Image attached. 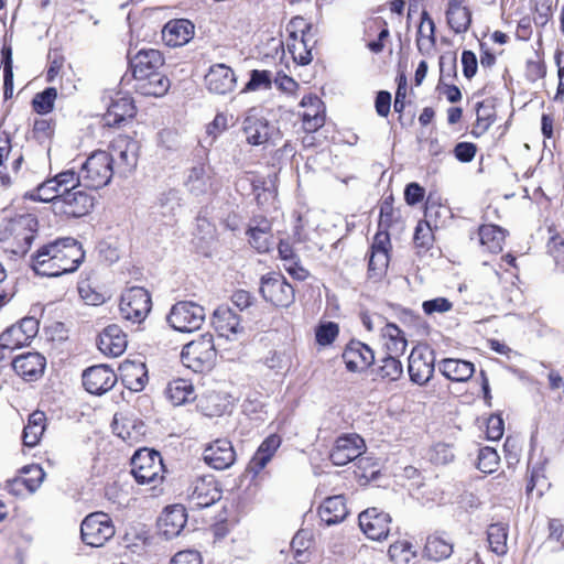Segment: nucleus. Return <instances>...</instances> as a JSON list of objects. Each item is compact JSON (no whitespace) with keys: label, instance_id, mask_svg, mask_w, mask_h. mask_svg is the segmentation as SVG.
Here are the masks:
<instances>
[{"label":"nucleus","instance_id":"nucleus-1","mask_svg":"<svg viewBox=\"0 0 564 564\" xmlns=\"http://www.w3.org/2000/svg\"><path fill=\"white\" fill-rule=\"evenodd\" d=\"M84 258L76 239L63 238L41 247L32 257V269L39 275L59 276L77 270Z\"/></svg>","mask_w":564,"mask_h":564},{"label":"nucleus","instance_id":"nucleus-2","mask_svg":"<svg viewBox=\"0 0 564 564\" xmlns=\"http://www.w3.org/2000/svg\"><path fill=\"white\" fill-rule=\"evenodd\" d=\"M217 358L214 336L209 333L200 335L186 344L181 352V359L185 367L195 372H203L214 367Z\"/></svg>","mask_w":564,"mask_h":564},{"label":"nucleus","instance_id":"nucleus-3","mask_svg":"<svg viewBox=\"0 0 564 564\" xmlns=\"http://www.w3.org/2000/svg\"><path fill=\"white\" fill-rule=\"evenodd\" d=\"M113 158L106 151H96L80 169V180L86 188L98 189L109 184L113 175Z\"/></svg>","mask_w":564,"mask_h":564},{"label":"nucleus","instance_id":"nucleus-4","mask_svg":"<svg viewBox=\"0 0 564 564\" xmlns=\"http://www.w3.org/2000/svg\"><path fill=\"white\" fill-rule=\"evenodd\" d=\"M131 474L141 485H153L163 480L164 465L159 452L153 449H139L131 458Z\"/></svg>","mask_w":564,"mask_h":564},{"label":"nucleus","instance_id":"nucleus-5","mask_svg":"<svg viewBox=\"0 0 564 564\" xmlns=\"http://www.w3.org/2000/svg\"><path fill=\"white\" fill-rule=\"evenodd\" d=\"M241 131L247 143L252 147L275 144L279 139V130L256 109L248 110L243 117Z\"/></svg>","mask_w":564,"mask_h":564},{"label":"nucleus","instance_id":"nucleus-6","mask_svg":"<svg viewBox=\"0 0 564 564\" xmlns=\"http://www.w3.org/2000/svg\"><path fill=\"white\" fill-rule=\"evenodd\" d=\"M205 308L191 301L174 304L167 315V323L181 333H192L200 328L205 322Z\"/></svg>","mask_w":564,"mask_h":564},{"label":"nucleus","instance_id":"nucleus-7","mask_svg":"<svg viewBox=\"0 0 564 564\" xmlns=\"http://www.w3.org/2000/svg\"><path fill=\"white\" fill-rule=\"evenodd\" d=\"M115 535L110 517L104 512L88 514L80 524V536L85 544L93 547L102 546Z\"/></svg>","mask_w":564,"mask_h":564},{"label":"nucleus","instance_id":"nucleus-8","mask_svg":"<svg viewBox=\"0 0 564 564\" xmlns=\"http://www.w3.org/2000/svg\"><path fill=\"white\" fill-rule=\"evenodd\" d=\"M260 294L276 307H289L295 300L293 286L280 273H268L261 278Z\"/></svg>","mask_w":564,"mask_h":564},{"label":"nucleus","instance_id":"nucleus-9","mask_svg":"<svg viewBox=\"0 0 564 564\" xmlns=\"http://www.w3.org/2000/svg\"><path fill=\"white\" fill-rule=\"evenodd\" d=\"M151 304V296L144 288L132 286L121 295V317L132 323H141L150 313Z\"/></svg>","mask_w":564,"mask_h":564},{"label":"nucleus","instance_id":"nucleus-10","mask_svg":"<svg viewBox=\"0 0 564 564\" xmlns=\"http://www.w3.org/2000/svg\"><path fill=\"white\" fill-rule=\"evenodd\" d=\"M366 449L365 441L358 434H345L339 436L330 451L329 459L336 466H344L357 460L360 467L366 458L361 457Z\"/></svg>","mask_w":564,"mask_h":564},{"label":"nucleus","instance_id":"nucleus-11","mask_svg":"<svg viewBox=\"0 0 564 564\" xmlns=\"http://www.w3.org/2000/svg\"><path fill=\"white\" fill-rule=\"evenodd\" d=\"M220 497L221 489L213 475L196 477L187 488V500L193 508H207Z\"/></svg>","mask_w":564,"mask_h":564},{"label":"nucleus","instance_id":"nucleus-12","mask_svg":"<svg viewBox=\"0 0 564 564\" xmlns=\"http://www.w3.org/2000/svg\"><path fill=\"white\" fill-rule=\"evenodd\" d=\"M140 151L139 142L129 135H118L111 143L113 165L119 174L131 173L138 163Z\"/></svg>","mask_w":564,"mask_h":564},{"label":"nucleus","instance_id":"nucleus-13","mask_svg":"<svg viewBox=\"0 0 564 564\" xmlns=\"http://www.w3.org/2000/svg\"><path fill=\"white\" fill-rule=\"evenodd\" d=\"M94 207V198L83 189L66 192L53 203V212L56 215L79 218L87 215Z\"/></svg>","mask_w":564,"mask_h":564},{"label":"nucleus","instance_id":"nucleus-14","mask_svg":"<svg viewBox=\"0 0 564 564\" xmlns=\"http://www.w3.org/2000/svg\"><path fill=\"white\" fill-rule=\"evenodd\" d=\"M39 332V322L34 317H24L19 323L8 327L0 335V345L3 348L17 349L29 345Z\"/></svg>","mask_w":564,"mask_h":564},{"label":"nucleus","instance_id":"nucleus-15","mask_svg":"<svg viewBox=\"0 0 564 564\" xmlns=\"http://www.w3.org/2000/svg\"><path fill=\"white\" fill-rule=\"evenodd\" d=\"M359 527L367 538L380 541L390 532L391 517L378 508H368L359 517Z\"/></svg>","mask_w":564,"mask_h":564},{"label":"nucleus","instance_id":"nucleus-16","mask_svg":"<svg viewBox=\"0 0 564 564\" xmlns=\"http://www.w3.org/2000/svg\"><path fill=\"white\" fill-rule=\"evenodd\" d=\"M434 355L426 347H414L409 357L408 371L412 382L425 384L434 372Z\"/></svg>","mask_w":564,"mask_h":564},{"label":"nucleus","instance_id":"nucleus-17","mask_svg":"<svg viewBox=\"0 0 564 564\" xmlns=\"http://www.w3.org/2000/svg\"><path fill=\"white\" fill-rule=\"evenodd\" d=\"M205 85L209 93L227 95L235 90L237 78L235 72L225 64H215L205 75Z\"/></svg>","mask_w":564,"mask_h":564},{"label":"nucleus","instance_id":"nucleus-18","mask_svg":"<svg viewBox=\"0 0 564 564\" xmlns=\"http://www.w3.org/2000/svg\"><path fill=\"white\" fill-rule=\"evenodd\" d=\"M116 382V373L105 365L90 367L83 373V384L91 394H102L109 391Z\"/></svg>","mask_w":564,"mask_h":564},{"label":"nucleus","instance_id":"nucleus-19","mask_svg":"<svg viewBox=\"0 0 564 564\" xmlns=\"http://www.w3.org/2000/svg\"><path fill=\"white\" fill-rule=\"evenodd\" d=\"M215 178L213 169L205 163H198L187 170L184 186L195 195H206L214 189Z\"/></svg>","mask_w":564,"mask_h":564},{"label":"nucleus","instance_id":"nucleus-20","mask_svg":"<svg viewBox=\"0 0 564 564\" xmlns=\"http://www.w3.org/2000/svg\"><path fill=\"white\" fill-rule=\"evenodd\" d=\"M164 59L158 50H140L130 58L132 74L135 80L144 79L160 72Z\"/></svg>","mask_w":564,"mask_h":564},{"label":"nucleus","instance_id":"nucleus-21","mask_svg":"<svg viewBox=\"0 0 564 564\" xmlns=\"http://www.w3.org/2000/svg\"><path fill=\"white\" fill-rule=\"evenodd\" d=\"M204 460L210 467L218 470L229 468L236 460V453L231 442L226 438H219L210 443L204 451Z\"/></svg>","mask_w":564,"mask_h":564},{"label":"nucleus","instance_id":"nucleus-22","mask_svg":"<svg viewBox=\"0 0 564 564\" xmlns=\"http://www.w3.org/2000/svg\"><path fill=\"white\" fill-rule=\"evenodd\" d=\"M187 522L185 507L173 505L166 507L159 518L158 527L162 535L167 540L177 536Z\"/></svg>","mask_w":564,"mask_h":564},{"label":"nucleus","instance_id":"nucleus-23","mask_svg":"<svg viewBox=\"0 0 564 564\" xmlns=\"http://www.w3.org/2000/svg\"><path fill=\"white\" fill-rule=\"evenodd\" d=\"M343 359L349 371L367 369L375 361L373 350L359 340H351L344 350Z\"/></svg>","mask_w":564,"mask_h":564},{"label":"nucleus","instance_id":"nucleus-24","mask_svg":"<svg viewBox=\"0 0 564 564\" xmlns=\"http://www.w3.org/2000/svg\"><path fill=\"white\" fill-rule=\"evenodd\" d=\"M303 129L315 132L325 123V108L323 101L313 95L304 96L301 100Z\"/></svg>","mask_w":564,"mask_h":564},{"label":"nucleus","instance_id":"nucleus-25","mask_svg":"<svg viewBox=\"0 0 564 564\" xmlns=\"http://www.w3.org/2000/svg\"><path fill=\"white\" fill-rule=\"evenodd\" d=\"M281 437L278 434H271L263 440L257 452L247 466V473L257 477L272 459L278 448L281 446Z\"/></svg>","mask_w":564,"mask_h":564},{"label":"nucleus","instance_id":"nucleus-26","mask_svg":"<svg viewBox=\"0 0 564 564\" xmlns=\"http://www.w3.org/2000/svg\"><path fill=\"white\" fill-rule=\"evenodd\" d=\"M127 335L116 324L107 326L98 338L99 350L111 357L122 355L127 348Z\"/></svg>","mask_w":564,"mask_h":564},{"label":"nucleus","instance_id":"nucleus-27","mask_svg":"<svg viewBox=\"0 0 564 564\" xmlns=\"http://www.w3.org/2000/svg\"><path fill=\"white\" fill-rule=\"evenodd\" d=\"M321 521L327 527L343 522L348 516L346 499L343 495L327 497L317 510Z\"/></svg>","mask_w":564,"mask_h":564},{"label":"nucleus","instance_id":"nucleus-28","mask_svg":"<svg viewBox=\"0 0 564 564\" xmlns=\"http://www.w3.org/2000/svg\"><path fill=\"white\" fill-rule=\"evenodd\" d=\"M194 35V24L186 19L169 21L162 30V39L171 47L186 44Z\"/></svg>","mask_w":564,"mask_h":564},{"label":"nucleus","instance_id":"nucleus-29","mask_svg":"<svg viewBox=\"0 0 564 564\" xmlns=\"http://www.w3.org/2000/svg\"><path fill=\"white\" fill-rule=\"evenodd\" d=\"M213 324L220 336L231 338L243 333L240 316L228 306H219L213 315Z\"/></svg>","mask_w":564,"mask_h":564},{"label":"nucleus","instance_id":"nucleus-30","mask_svg":"<svg viewBox=\"0 0 564 564\" xmlns=\"http://www.w3.org/2000/svg\"><path fill=\"white\" fill-rule=\"evenodd\" d=\"M45 358L39 352H28L13 359L15 372L30 380L41 376L45 368Z\"/></svg>","mask_w":564,"mask_h":564},{"label":"nucleus","instance_id":"nucleus-31","mask_svg":"<svg viewBox=\"0 0 564 564\" xmlns=\"http://www.w3.org/2000/svg\"><path fill=\"white\" fill-rule=\"evenodd\" d=\"M135 113V107L130 97H117L108 106L104 116L105 124L109 127L119 126L128 118H132Z\"/></svg>","mask_w":564,"mask_h":564},{"label":"nucleus","instance_id":"nucleus-32","mask_svg":"<svg viewBox=\"0 0 564 564\" xmlns=\"http://www.w3.org/2000/svg\"><path fill=\"white\" fill-rule=\"evenodd\" d=\"M112 430L120 438L129 444L139 443L145 434V425L142 421L132 417L115 416Z\"/></svg>","mask_w":564,"mask_h":564},{"label":"nucleus","instance_id":"nucleus-33","mask_svg":"<svg viewBox=\"0 0 564 564\" xmlns=\"http://www.w3.org/2000/svg\"><path fill=\"white\" fill-rule=\"evenodd\" d=\"M440 370L447 379L464 382L471 378L475 368L467 360L447 358L441 362Z\"/></svg>","mask_w":564,"mask_h":564},{"label":"nucleus","instance_id":"nucleus-34","mask_svg":"<svg viewBox=\"0 0 564 564\" xmlns=\"http://www.w3.org/2000/svg\"><path fill=\"white\" fill-rule=\"evenodd\" d=\"M384 347L390 355L401 356L406 349L408 340L405 334L395 324L388 323L381 329Z\"/></svg>","mask_w":564,"mask_h":564},{"label":"nucleus","instance_id":"nucleus-35","mask_svg":"<svg viewBox=\"0 0 564 564\" xmlns=\"http://www.w3.org/2000/svg\"><path fill=\"white\" fill-rule=\"evenodd\" d=\"M122 379L130 390L140 391L148 381V371L142 362L127 361L121 366Z\"/></svg>","mask_w":564,"mask_h":564},{"label":"nucleus","instance_id":"nucleus-36","mask_svg":"<svg viewBox=\"0 0 564 564\" xmlns=\"http://www.w3.org/2000/svg\"><path fill=\"white\" fill-rule=\"evenodd\" d=\"M286 48L294 62L300 65H307L313 58L305 31H302L301 36L296 32H291L286 40Z\"/></svg>","mask_w":564,"mask_h":564},{"label":"nucleus","instance_id":"nucleus-37","mask_svg":"<svg viewBox=\"0 0 564 564\" xmlns=\"http://www.w3.org/2000/svg\"><path fill=\"white\" fill-rule=\"evenodd\" d=\"M165 394L172 404L176 406L193 401L196 398L193 384L186 379L171 381L166 387Z\"/></svg>","mask_w":564,"mask_h":564},{"label":"nucleus","instance_id":"nucleus-38","mask_svg":"<svg viewBox=\"0 0 564 564\" xmlns=\"http://www.w3.org/2000/svg\"><path fill=\"white\" fill-rule=\"evenodd\" d=\"M479 242L491 253H498L502 250L506 238V231L496 225H482L478 230Z\"/></svg>","mask_w":564,"mask_h":564},{"label":"nucleus","instance_id":"nucleus-39","mask_svg":"<svg viewBox=\"0 0 564 564\" xmlns=\"http://www.w3.org/2000/svg\"><path fill=\"white\" fill-rule=\"evenodd\" d=\"M135 82V89L143 96L161 97L170 88L169 78L160 72Z\"/></svg>","mask_w":564,"mask_h":564},{"label":"nucleus","instance_id":"nucleus-40","mask_svg":"<svg viewBox=\"0 0 564 564\" xmlns=\"http://www.w3.org/2000/svg\"><path fill=\"white\" fill-rule=\"evenodd\" d=\"M447 22L451 29L457 33H465L471 22V13L466 7H462L460 2H449L447 9Z\"/></svg>","mask_w":564,"mask_h":564},{"label":"nucleus","instance_id":"nucleus-41","mask_svg":"<svg viewBox=\"0 0 564 564\" xmlns=\"http://www.w3.org/2000/svg\"><path fill=\"white\" fill-rule=\"evenodd\" d=\"M45 413L35 411L30 414L28 424L23 430V443L25 446H35L45 431Z\"/></svg>","mask_w":564,"mask_h":564},{"label":"nucleus","instance_id":"nucleus-42","mask_svg":"<svg viewBox=\"0 0 564 564\" xmlns=\"http://www.w3.org/2000/svg\"><path fill=\"white\" fill-rule=\"evenodd\" d=\"M508 524L502 522L492 523L487 529L489 549L498 556H502L508 552Z\"/></svg>","mask_w":564,"mask_h":564},{"label":"nucleus","instance_id":"nucleus-43","mask_svg":"<svg viewBox=\"0 0 564 564\" xmlns=\"http://www.w3.org/2000/svg\"><path fill=\"white\" fill-rule=\"evenodd\" d=\"M198 408L205 416L214 417L226 411L227 402L219 393L212 392L199 399Z\"/></svg>","mask_w":564,"mask_h":564},{"label":"nucleus","instance_id":"nucleus-44","mask_svg":"<svg viewBox=\"0 0 564 564\" xmlns=\"http://www.w3.org/2000/svg\"><path fill=\"white\" fill-rule=\"evenodd\" d=\"M424 552L430 560H445L452 555L453 544L440 536H429L426 540Z\"/></svg>","mask_w":564,"mask_h":564},{"label":"nucleus","instance_id":"nucleus-45","mask_svg":"<svg viewBox=\"0 0 564 564\" xmlns=\"http://www.w3.org/2000/svg\"><path fill=\"white\" fill-rule=\"evenodd\" d=\"M62 192L58 188V183L54 178H48L41 183L34 191L30 193V198L44 203H51L53 206L54 200L61 198Z\"/></svg>","mask_w":564,"mask_h":564},{"label":"nucleus","instance_id":"nucleus-46","mask_svg":"<svg viewBox=\"0 0 564 564\" xmlns=\"http://www.w3.org/2000/svg\"><path fill=\"white\" fill-rule=\"evenodd\" d=\"M399 356L388 354L381 360V365L377 369V376L389 381L398 380L403 373L402 364L398 359Z\"/></svg>","mask_w":564,"mask_h":564},{"label":"nucleus","instance_id":"nucleus-47","mask_svg":"<svg viewBox=\"0 0 564 564\" xmlns=\"http://www.w3.org/2000/svg\"><path fill=\"white\" fill-rule=\"evenodd\" d=\"M495 120L496 115L494 108L490 105L478 104L477 119L473 128V134L476 137L482 135L492 126Z\"/></svg>","mask_w":564,"mask_h":564},{"label":"nucleus","instance_id":"nucleus-48","mask_svg":"<svg viewBox=\"0 0 564 564\" xmlns=\"http://www.w3.org/2000/svg\"><path fill=\"white\" fill-rule=\"evenodd\" d=\"M389 555L394 564H410L415 557V551L409 541L402 540L390 545Z\"/></svg>","mask_w":564,"mask_h":564},{"label":"nucleus","instance_id":"nucleus-49","mask_svg":"<svg viewBox=\"0 0 564 564\" xmlns=\"http://www.w3.org/2000/svg\"><path fill=\"white\" fill-rule=\"evenodd\" d=\"M269 228L265 224L263 227H252L248 231L250 245L260 253L268 252L272 246Z\"/></svg>","mask_w":564,"mask_h":564},{"label":"nucleus","instance_id":"nucleus-50","mask_svg":"<svg viewBox=\"0 0 564 564\" xmlns=\"http://www.w3.org/2000/svg\"><path fill=\"white\" fill-rule=\"evenodd\" d=\"M500 457L497 451L492 447L486 446L479 449L478 459H477V468L485 473L491 474L497 470L499 465Z\"/></svg>","mask_w":564,"mask_h":564},{"label":"nucleus","instance_id":"nucleus-51","mask_svg":"<svg viewBox=\"0 0 564 564\" xmlns=\"http://www.w3.org/2000/svg\"><path fill=\"white\" fill-rule=\"evenodd\" d=\"M21 476L28 481V494L35 492L44 480L45 473L40 465H29L21 469Z\"/></svg>","mask_w":564,"mask_h":564},{"label":"nucleus","instance_id":"nucleus-52","mask_svg":"<svg viewBox=\"0 0 564 564\" xmlns=\"http://www.w3.org/2000/svg\"><path fill=\"white\" fill-rule=\"evenodd\" d=\"M54 181L58 183V188L62 194L69 191H75L79 186H83V180H80V171L76 173L74 170H66L55 175Z\"/></svg>","mask_w":564,"mask_h":564},{"label":"nucleus","instance_id":"nucleus-53","mask_svg":"<svg viewBox=\"0 0 564 564\" xmlns=\"http://www.w3.org/2000/svg\"><path fill=\"white\" fill-rule=\"evenodd\" d=\"M57 91L53 87L46 88L44 91L36 94L33 98V108L37 113H48L54 107Z\"/></svg>","mask_w":564,"mask_h":564},{"label":"nucleus","instance_id":"nucleus-54","mask_svg":"<svg viewBox=\"0 0 564 564\" xmlns=\"http://www.w3.org/2000/svg\"><path fill=\"white\" fill-rule=\"evenodd\" d=\"M389 254L383 252L371 251L368 264L369 278L380 279L388 268Z\"/></svg>","mask_w":564,"mask_h":564},{"label":"nucleus","instance_id":"nucleus-55","mask_svg":"<svg viewBox=\"0 0 564 564\" xmlns=\"http://www.w3.org/2000/svg\"><path fill=\"white\" fill-rule=\"evenodd\" d=\"M272 84V73L270 70L253 69L250 74V79L246 84V91H256L259 89H269Z\"/></svg>","mask_w":564,"mask_h":564},{"label":"nucleus","instance_id":"nucleus-56","mask_svg":"<svg viewBox=\"0 0 564 564\" xmlns=\"http://www.w3.org/2000/svg\"><path fill=\"white\" fill-rule=\"evenodd\" d=\"M448 209L445 206H442L441 204L433 200L431 197L427 198L425 204V220H422L423 223H430V226L437 227L440 224L441 218H444L448 214Z\"/></svg>","mask_w":564,"mask_h":564},{"label":"nucleus","instance_id":"nucleus-57","mask_svg":"<svg viewBox=\"0 0 564 564\" xmlns=\"http://www.w3.org/2000/svg\"><path fill=\"white\" fill-rule=\"evenodd\" d=\"M338 325L327 322L319 325L316 329V341L322 346L330 345L338 336Z\"/></svg>","mask_w":564,"mask_h":564},{"label":"nucleus","instance_id":"nucleus-58","mask_svg":"<svg viewBox=\"0 0 564 564\" xmlns=\"http://www.w3.org/2000/svg\"><path fill=\"white\" fill-rule=\"evenodd\" d=\"M413 239L416 247L429 248L433 241L432 227L430 226V223L419 221Z\"/></svg>","mask_w":564,"mask_h":564},{"label":"nucleus","instance_id":"nucleus-59","mask_svg":"<svg viewBox=\"0 0 564 564\" xmlns=\"http://www.w3.org/2000/svg\"><path fill=\"white\" fill-rule=\"evenodd\" d=\"M423 311L425 314L431 315L434 313H445L452 310L453 304L445 297H436L423 302Z\"/></svg>","mask_w":564,"mask_h":564},{"label":"nucleus","instance_id":"nucleus-60","mask_svg":"<svg viewBox=\"0 0 564 564\" xmlns=\"http://www.w3.org/2000/svg\"><path fill=\"white\" fill-rule=\"evenodd\" d=\"M505 431L503 420L499 415H491L487 421V438L497 441L502 437Z\"/></svg>","mask_w":564,"mask_h":564},{"label":"nucleus","instance_id":"nucleus-61","mask_svg":"<svg viewBox=\"0 0 564 564\" xmlns=\"http://www.w3.org/2000/svg\"><path fill=\"white\" fill-rule=\"evenodd\" d=\"M26 480L20 475L6 481L4 489L17 497H22L28 494Z\"/></svg>","mask_w":564,"mask_h":564},{"label":"nucleus","instance_id":"nucleus-62","mask_svg":"<svg viewBox=\"0 0 564 564\" xmlns=\"http://www.w3.org/2000/svg\"><path fill=\"white\" fill-rule=\"evenodd\" d=\"M476 145L470 142H459L454 149L455 158L460 162H470L476 154Z\"/></svg>","mask_w":564,"mask_h":564},{"label":"nucleus","instance_id":"nucleus-63","mask_svg":"<svg viewBox=\"0 0 564 564\" xmlns=\"http://www.w3.org/2000/svg\"><path fill=\"white\" fill-rule=\"evenodd\" d=\"M390 248V236L388 229L379 228L373 237L371 251L388 253Z\"/></svg>","mask_w":564,"mask_h":564},{"label":"nucleus","instance_id":"nucleus-64","mask_svg":"<svg viewBox=\"0 0 564 564\" xmlns=\"http://www.w3.org/2000/svg\"><path fill=\"white\" fill-rule=\"evenodd\" d=\"M170 564H202V560L196 551H182L174 555Z\"/></svg>","mask_w":564,"mask_h":564}]
</instances>
